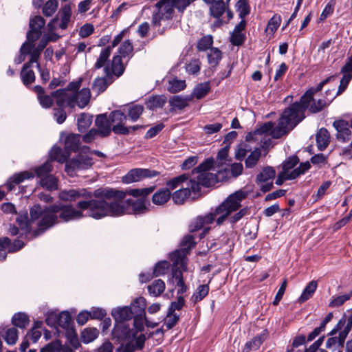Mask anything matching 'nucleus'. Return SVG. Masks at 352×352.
<instances>
[{
  "instance_id": "1",
  "label": "nucleus",
  "mask_w": 352,
  "mask_h": 352,
  "mask_svg": "<svg viewBox=\"0 0 352 352\" xmlns=\"http://www.w3.org/2000/svg\"><path fill=\"white\" fill-rule=\"evenodd\" d=\"M82 214L72 204H54L42 207L40 204L33 205L30 208V217L26 210L17 213L16 226L10 223L8 234L11 236L19 234L28 240L43 234L47 230L60 222H68L81 219Z\"/></svg>"
},
{
  "instance_id": "2",
  "label": "nucleus",
  "mask_w": 352,
  "mask_h": 352,
  "mask_svg": "<svg viewBox=\"0 0 352 352\" xmlns=\"http://www.w3.org/2000/svg\"><path fill=\"white\" fill-rule=\"evenodd\" d=\"M146 202L145 197L121 201H107L100 199L91 201V215L95 219H100L107 216L119 217L126 213L142 214L147 210Z\"/></svg>"
},
{
  "instance_id": "3",
  "label": "nucleus",
  "mask_w": 352,
  "mask_h": 352,
  "mask_svg": "<svg viewBox=\"0 0 352 352\" xmlns=\"http://www.w3.org/2000/svg\"><path fill=\"white\" fill-rule=\"evenodd\" d=\"M297 104H292L286 108L278 120L276 126H272L270 132L271 136L274 139L280 138L297 126L305 118V114L301 113L296 107Z\"/></svg>"
},
{
  "instance_id": "4",
  "label": "nucleus",
  "mask_w": 352,
  "mask_h": 352,
  "mask_svg": "<svg viewBox=\"0 0 352 352\" xmlns=\"http://www.w3.org/2000/svg\"><path fill=\"white\" fill-rule=\"evenodd\" d=\"M95 192L96 190L94 192H91L85 188L63 190L59 192L58 197L60 200L70 202L75 201L79 198L85 199V200L79 201L76 204V208L78 209V211H80L82 214H83L82 211L87 210V215L92 217L91 215V208L92 206L91 201L92 202L100 199L96 197ZM76 210H77V209Z\"/></svg>"
},
{
  "instance_id": "5",
  "label": "nucleus",
  "mask_w": 352,
  "mask_h": 352,
  "mask_svg": "<svg viewBox=\"0 0 352 352\" xmlns=\"http://www.w3.org/2000/svg\"><path fill=\"white\" fill-rule=\"evenodd\" d=\"M155 189V186L144 188L142 189L133 188L126 189V190H120L115 188L105 187L99 188L96 190L95 195L96 197L103 200L111 201H124L126 195H131L133 197H145L151 193Z\"/></svg>"
},
{
  "instance_id": "6",
  "label": "nucleus",
  "mask_w": 352,
  "mask_h": 352,
  "mask_svg": "<svg viewBox=\"0 0 352 352\" xmlns=\"http://www.w3.org/2000/svg\"><path fill=\"white\" fill-rule=\"evenodd\" d=\"M249 195L248 191L241 189L230 194L224 201L214 209L217 215L227 211L229 213L236 211L241 206V201L244 200Z\"/></svg>"
},
{
  "instance_id": "7",
  "label": "nucleus",
  "mask_w": 352,
  "mask_h": 352,
  "mask_svg": "<svg viewBox=\"0 0 352 352\" xmlns=\"http://www.w3.org/2000/svg\"><path fill=\"white\" fill-rule=\"evenodd\" d=\"M156 10L152 16V23L154 26H160L162 20H170L175 12V6L173 0H160L155 4Z\"/></svg>"
},
{
  "instance_id": "8",
  "label": "nucleus",
  "mask_w": 352,
  "mask_h": 352,
  "mask_svg": "<svg viewBox=\"0 0 352 352\" xmlns=\"http://www.w3.org/2000/svg\"><path fill=\"white\" fill-rule=\"evenodd\" d=\"M338 77L337 74L332 75L331 76L327 77L322 81H321L316 87L309 88L301 97L299 102H295L293 104H297L296 107L301 112V113L305 114V111L309 106V103L314 100V95L320 91L323 87L327 83L336 80Z\"/></svg>"
},
{
  "instance_id": "9",
  "label": "nucleus",
  "mask_w": 352,
  "mask_h": 352,
  "mask_svg": "<svg viewBox=\"0 0 352 352\" xmlns=\"http://www.w3.org/2000/svg\"><path fill=\"white\" fill-rule=\"evenodd\" d=\"M108 117L112 126V131L116 135H129L130 128L125 126L127 116L120 110L111 111Z\"/></svg>"
},
{
  "instance_id": "10",
  "label": "nucleus",
  "mask_w": 352,
  "mask_h": 352,
  "mask_svg": "<svg viewBox=\"0 0 352 352\" xmlns=\"http://www.w3.org/2000/svg\"><path fill=\"white\" fill-rule=\"evenodd\" d=\"M133 306L135 309L133 316V326L137 331H144V319L145 320V309L146 307V299L144 297H138L133 301Z\"/></svg>"
},
{
  "instance_id": "11",
  "label": "nucleus",
  "mask_w": 352,
  "mask_h": 352,
  "mask_svg": "<svg viewBox=\"0 0 352 352\" xmlns=\"http://www.w3.org/2000/svg\"><path fill=\"white\" fill-rule=\"evenodd\" d=\"M158 175L159 173L154 170L147 168H133L129 170L127 174L122 177V182L124 184H130L140 182L145 178L154 177Z\"/></svg>"
},
{
  "instance_id": "12",
  "label": "nucleus",
  "mask_w": 352,
  "mask_h": 352,
  "mask_svg": "<svg viewBox=\"0 0 352 352\" xmlns=\"http://www.w3.org/2000/svg\"><path fill=\"white\" fill-rule=\"evenodd\" d=\"M94 164L93 159L87 155L79 154L76 158L66 163L65 170L72 173L75 170H87Z\"/></svg>"
},
{
  "instance_id": "13",
  "label": "nucleus",
  "mask_w": 352,
  "mask_h": 352,
  "mask_svg": "<svg viewBox=\"0 0 352 352\" xmlns=\"http://www.w3.org/2000/svg\"><path fill=\"white\" fill-rule=\"evenodd\" d=\"M45 25V21L41 16H35L30 19V30L26 37L29 40L37 41L42 34V30Z\"/></svg>"
},
{
  "instance_id": "14",
  "label": "nucleus",
  "mask_w": 352,
  "mask_h": 352,
  "mask_svg": "<svg viewBox=\"0 0 352 352\" xmlns=\"http://www.w3.org/2000/svg\"><path fill=\"white\" fill-rule=\"evenodd\" d=\"M107 113L99 114L95 120V126L100 138H104L110 135L112 126Z\"/></svg>"
},
{
  "instance_id": "15",
  "label": "nucleus",
  "mask_w": 352,
  "mask_h": 352,
  "mask_svg": "<svg viewBox=\"0 0 352 352\" xmlns=\"http://www.w3.org/2000/svg\"><path fill=\"white\" fill-rule=\"evenodd\" d=\"M135 314V309L133 302L130 306H125L113 309L111 315L116 322H124L133 318Z\"/></svg>"
},
{
  "instance_id": "16",
  "label": "nucleus",
  "mask_w": 352,
  "mask_h": 352,
  "mask_svg": "<svg viewBox=\"0 0 352 352\" xmlns=\"http://www.w3.org/2000/svg\"><path fill=\"white\" fill-rule=\"evenodd\" d=\"M333 126L337 131L336 138L339 141L347 142L351 140V131L348 122L344 120H336L333 122Z\"/></svg>"
},
{
  "instance_id": "17",
  "label": "nucleus",
  "mask_w": 352,
  "mask_h": 352,
  "mask_svg": "<svg viewBox=\"0 0 352 352\" xmlns=\"http://www.w3.org/2000/svg\"><path fill=\"white\" fill-rule=\"evenodd\" d=\"M104 71L105 76L98 77L96 78L93 82L92 89L94 91H96L98 94L104 92L114 80L112 75L109 74V67L106 66L104 68Z\"/></svg>"
},
{
  "instance_id": "18",
  "label": "nucleus",
  "mask_w": 352,
  "mask_h": 352,
  "mask_svg": "<svg viewBox=\"0 0 352 352\" xmlns=\"http://www.w3.org/2000/svg\"><path fill=\"white\" fill-rule=\"evenodd\" d=\"M188 254L186 248L177 250L173 252L170 256L173 262V267H180L183 271L187 270V263L186 255Z\"/></svg>"
},
{
  "instance_id": "19",
  "label": "nucleus",
  "mask_w": 352,
  "mask_h": 352,
  "mask_svg": "<svg viewBox=\"0 0 352 352\" xmlns=\"http://www.w3.org/2000/svg\"><path fill=\"white\" fill-rule=\"evenodd\" d=\"M217 214L214 210L213 212H210L205 216H198L195 221L190 225L189 231L190 232H196L200 229H201L205 224L212 223Z\"/></svg>"
},
{
  "instance_id": "20",
  "label": "nucleus",
  "mask_w": 352,
  "mask_h": 352,
  "mask_svg": "<svg viewBox=\"0 0 352 352\" xmlns=\"http://www.w3.org/2000/svg\"><path fill=\"white\" fill-rule=\"evenodd\" d=\"M131 336V331L129 327L123 322H115L113 329L112 330V336L118 341H123Z\"/></svg>"
},
{
  "instance_id": "21",
  "label": "nucleus",
  "mask_w": 352,
  "mask_h": 352,
  "mask_svg": "<svg viewBox=\"0 0 352 352\" xmlns=\"http://www.w3.org/2000/svg\"><path fill=\"white\" fill-rule=\"evenodd\" d=\"M80 135L78 134L68 135L64 142V149L70 155L72 152H77L81 144Z\"/></svg>"
},
{
  "instance_id": "22",
  "label": "nucleus",
  "mask_w": 352,
  "mask_h": 352,
  "mask_svg": "<svg viewBox=\"0 0 352 352\" xmlns=\"http://www.w3.org/2000/svg\"><path fill=\"white\" fill-rule=\"evenodd\" d=\"M34 173L30 171H23L13 175L7 183V188L9 191L14 188L15 185L19 184L25 179H33Z\"/></svg>"
},
{
  "instance_id": "23",
  "label": "nucleus",
  "mask_w": 352,
  "mask_h": 352,
  "mask_svg": "<svg viewBox=\"0 0 352 352\" xmlns=\"http://www.w3.org/2000/svg\"><path fill=\"white\" fill-rule=\"evenodd\" d=\"M336 96H331V97H326L323 99H318L316 101L314 99L309 103L307 108L311 113H316L320 112L324 107L328 106L334 99Z\"/></svg>"
},
{
  "instance_id": "24",
  "label": "nucleus",
  "mask_w": 352,
  "mask_h": 352,
  "mask_svg": "<svg viewBox=\"0 0 352 352\" xmlns=\"http://www.w3.org/2000/svg\"><path fill=\"white\" fill-rule=\"evenodd\" d=\"M192 100V96L188 95L186 96H173L169 98V104L173 109H177L179 110L184 109L188 106L190 101Z\"/></svg>"
},
{
  "instance_id": "25",
  "label": "nucleus",
  "mask_w": 352,
  "mask_h": 352,
  "mask_svg": "<svg viewBox=\"0 0 352 352\" xmlns=\"http://www.w3.org/2000/svg\"><path fill=\"white\" fill-rule=\"evenodd\" d=\"M171 197L170 189L165 188H160L155 192L152 196V202L155 205L162 206L168 202Z\"/></svg>"
},
{
  "instance_id": "26",
  "label": "nucleus",
  "mask_w": 352,
  "mask_h": 352,
  "mask_svg": "<svg viewBox=\"0 0 352 352\" xmlns=\"http://www.w3.org/2000/svg\"><path fill=\"white\" fill-rule=\"evenodd\" d=\"M166 97L164 95H156L148 97L146 101V108L150 110L162 108L166 102Z\"/></svg>"
},
{
  "instance_id": "27",
  "label": "nucleus",
  "mask_w": 352,
  "mask_h": 352,
  "mask_svg": "<svg viewBox=\"0 0 352 352\" xmlns=\"http://www.w3.org/2000/svg\"><path fill=\"white\" fill-rule=\"evenodd\" d=\"M111 68L109 67V74L112 75L113 77V76L119 77L124 73V66L122 63V58L120 56H114L111 60Z\"/></svg>"
},
{
  "instance_id": "28",
  "label": "nucleus",
  "mask_w": 352,
  "mask_h": 352,
  "mask_svg": "<svg viewBox=\"0 0 352 352\" xmlns=\"http://www.w3.org/2000/svg\"><path fill=\"white\" fill-rule=\"evenodd\" d=\"M329 131L325 128H321L316 134V143L318 150L325 149L330 142Z\"/></svg>"
},
{
  "instance_id": "29",
  "label": "nucleus",
  "mask_w": 352,
  "mask_h": 352,
  "mask_svg": "<svg viewBox=\"0 0 352 352\" xmlns=\"http://www.w3.org/2000/svg\"><path fill=\"white\" fill-rule=\"evenodd\" d=\"M208 5H210V14L215 19L220 18L226 10V3L223 0H215Z\"/></svg>"
},
{
  "instance_id": "30",
  "label": "nucleus",
  "mask_w": 352,
  "mask_h": 352,
  "mask_svg": "<svg viewBox=\"0 0 352 352\" xmlns=\"http://www.w3.org/2000/svg\"><path fill=\"white\" fill-rule=\"evenodd\" d=\"M50 161H56L59 163H64L67 162L69 158V154L65 151H63L62 148L57 146H54L50 150Z\"/></svg>"
},
{
  "instance_id": "31",
  "label": "nucleus",
  "mask_w": 352,
  "mask_h": 352,
  "mask_svg": "<svg viewBox=\"0 0 352 352\" xmlns=\"http://www.w3.org/2000/svg\"><path fill=\"white\" fill-rule=\"evenodd\" d=\"M58 15L60 16L61 19L60 23L59 24L60 28L65 30L68 26V23L72 16V8L70 3L65 4L59 10Z\"/></svg>"
},
{
  "instance_id": "32",
  "label": "nucleus",
  "mask_w": 352,
  "mask_h": 352,
  "mask_svg": "<svg viewBox=\"0 0 352 352\" xmlns=\"http://www.w3.org/2000/svg\"><path fill=\"white\" fill-rule=\"evenodd\" d=\"M344 341L341 338L336 336H329L326 342V348L332 352L342 351Z\"/></svg>"
},
{
  "instance_id": "33",
  "label": "nucleus",
  "mask_w": 352,
  "mask_h": 352,
  "mask_svg": "<svg viewBox=\"0 0 352 352\" xmlns=\"http://www.w3.org/2000/svg\"><path fill=\"white\" fill-rule=\"evenodd\" d=\"M57 324L67 331L74 329L72 324V316L69 311H62L56 318Z\"/></svg>"
},
{
  "instance_id": "34",
  "label": "nucleus",
  "mask_w": 352,
  "mask_h": 352,
  "mask_svg": "<svg viewBox=\"0 0 352 352\" xmlns=\"http://www.w3.org/2000/svg\"><path fill=\"white\" fill-rule=\"evenodd\" d=\"M30 322L29 316L23 312L16 313L12 318V324L20 329L26 328L29 325Z\"/></svg>"
},
{
  "instance_id": "35",
  "label": "nucleus",
  "mask_w": 352,
  "mask_h": 352,
  "mask_svg": "<svg viewBox=\"0 0 352 352\" xmlns=\"http://www.w3.org/2000/svg\"><path fill=\"white\" fill-rule=\"evenodd\" d=\"M317 286L318 284L316 280H311L309 282L302 291L300 296L298 298V302L302 303L309 300L316 292Z\"/></svg>"
},
{
  "instance_id": "36",
  "label": "nucleus",
  "mask_w": 352,
  "mask_h": 352,
  "mask_svg": "<svg viewBox=\"0 0 352 352\" xmlns=\"http://www.w3.org/2000/svg\"><path fill=\"white\" fill-rule=\"evenodd\" d=\"M93 116L87 113H82L79 115L77 120L78 129L83 133L91 126Z\"/></svg>"
},
{
  "instance_id": "37",
  "label": "nucleus",
  "mask_w": 352,
  "mask_h": 352,
  "mask_svg": "<svg viewBox=\"0 0 352 352\" xmlns=\"http://www.w3.org/2000/svg\"><path fill=\"white\" fill-rule=\"evenodd\" d=\"M53 170V166L52 164V162L50 160H47L45 163H43L41 166H38L34 168V175L38 178L42 179L46 176L51 175V173Z\"/></svg>"
},
{
  "instance_id": "38",
  "label": "nucleus",
  "mask_w": 352,
  "mask_h": 352,
  "mask_svg": "<svg viewBox=\"0 0 352 352\" xmlns=\"http://www.w3.org/2000/svg\"><path fill=\"white\" fill-rule=\"evenodd\" d=\"M111 46H107L105 48H104L101 51L100 56L94 65V68L96 69H98L102 68V67H104L106 66L109 67V64H106V63L109 60V58L111 55Z\"/></svg>"
},
{
  "instance_id": "39",
  "label": "nucleus",
  "mask_w": 352,
  "mask_h": 352,
  "mask_svg": "<svg viewBox=\"0 0 352 352\" xmlns=\"http://www.w3.org/2000/svg\"><path fill=\"white\" fill-rule=\"evenodd\" d=\"M276 171L272 166H265L256 176V182H267L275 177Z\"/></svg>"
},
{
  "instance_id": "40",
  "label": "nucleus",
  "mask_w": 352,
  "mask_h": 352,
  "mask_svg": "<svg viewBox=\"0 0 352 352\" xmlns=\"http://www.w3.org/2000/svg\"><path fill=\"white\" fill-rule=\"evenodd\" d=\"M210 90V85L209 82H204L198 84L194 88L192 94H191L193 97H195L197 100H200L205 97Z\"/></svg>"
},
{
  "instance_id": "41",
  "label": "nucleus",
  "mask_w": 352,
  "mask_h": 352,
  "mask_svg": "<svg viewBox=\"0 0 352 352\" xmlns=\"http://www.w3.org/2000/svg\"><path fill=\"white\" fill-rule=\"evenodd\" d=\"M165 283L161 279L155 280L148 286V293L153 296H159L165 289Z\"/></svg>"
},
{
  "instance_id": "42",
  "label": "nucleus",
  "mask_w": 352,
  "mask_h": 352,
  "mask_svg": "<svg viewBox=\"0 0 352 352\" xmlns=\"http://www.w3.org/2000/svg\"><path fill=\"white\" fill-rule=\"evenodd\" d=\"M190 195V190L189 188H185L176 190L171 195V197L175 204H183Z\"/></svg>"
},
{
  "instance_id": "43",
  "label": "nucleus",
  "mask_w": 352,
  "mask_h": 352,
  "mask_svg": "<svg viewBox=\"0 0 352 352\" xmlns=\"http://www.w3.org/2000/svg\"><path fill=\"white\" fill-rule=\"evenodd\" d=\"M209 289L208 284L199 285L191 297L192 301L195 304L202 300L208 294Z\"/></svg>"
},
{
  "instance_id": "44",
  "label": "nucleus",
  "mask_w": 352,
  "mask_h": 352,
  "mask_svg": "<svg viewBox=\"0 0 352 352\" xmlns=\"http://www.w3.org/2000/svg\"><path fill=\"white\" fill-rule=\"evenodd\" d=\"M99 334V331L96 328H86L80 335L82 342L87 344L94 341Z\"/></svg>"
},
{
  "instance_id": "45",
  "label": "nucleus",
  "mask_w": 352,
  "mask_h": 352,
  "mask_svg": "<svg viewBox=\"0 0 352 352\" xmlns=\"http://www.w3.org/2000/svg\"><path fill=\"white\" fill-rule=\"evenodd\" d=\"M40 184L50 191L56 190L58 188L57 179L52 174L41 179Z\"/></svg>"
},
{
  "instance_id": "46",
  "label": "nucleus",
  "mask_w": 352,
  "mask_h": 352,
  "mask_svg": "<svg viewBox=\"0 0 352 352\" xmlns=\"http://www.w3.org/2000/svg\"><path fill=\"white\" fill-rule=\"evenodd\" d=\"M77 95V100H78V106L82 109L89 102L90 100V90L88 88H82L79 92L76 93Z\"/></svg>"
},
{
  "instance_id": "47",
  "label": "nucleus",
  "mask_w": 352,
  "mask_h": 352,
  "mask_svg": "<svg viewBox=\"0 0 352 352\" xmlns=\"http://www.w3.org/2000/svg\"><path fill=\"white\" fill-rule=\"evenodd\" d=\"M197 179L201 186L209 187L214 184L217 180V176L211 173H202L198 175Z\"/></svg>"
},
{
  "instance_id": "48",
  "label": "nucleus",
  "mask_w": 352,
  "mask_h": 352,
  "mask_svg": "<svg viewBox=\"0 0 352 352\" xmlns=\"http://www.w3.org/2000/svg\"><path fill=\"white\" fill-rule=\"evenodd\" d=\"M20 77L23 84L29 87L30 85L34 82L36 80L35 74L32 69H21Z\"/></svg>"
},
{
  "instance_id": "49",
  "label": "nucleus",
  "mask_w": 352,
  "mask_h": 352,
  "mask_svg": "<svg viewBox=\"0 0 352 352\" xmlns=\"http://www.w3.org/2000/svg\"><path fill=\"white\" fill-rule=\"evenodd\" d=\"M264 340L262 335H258L252 338L250 341L246 342L243 349V352H250L252 350H257Z\"/></svg>"
},
{
  "instance_id": "50",
  "label": "nucleus",
  "mask_w": 352,
  "mask_h": 352,
  "mask_svg": "<svg viewBox=\"0 0 352 352\" xmlns=\"http://www.w3.org/2000/svg\"><path fill=\"white\" fill-rule=\"evenodd\" d=\"M207 56L209 64L215 67L222 58V52L218 48L212 47L210 52L208 54Z\"/></svg>"
},
{
  "instance_id": "51",
  "label": "nucleus",
  "mask_w": 352,
  "mask_h": 352,
  "mask_svg": "<svg viewBox=\"0 0 352 352\" xmlns=\"http://www.w3.org/2000/svg\"><path fill=\"white\" fill-rule=\"evenodd\" d=\"M214 164V160L212 157L208 158L202 163H201L198 166L192 170V173L199 174L202 173H208V171L213 167Z\"/></svg>"
},
{
  "instance_id": "52",
  "label": "nucleus",
  "mask_w": 352,
  "mask_h": 352,
  "mask_svg": "<svg viewBox=\"0 0 352 352\" xmlns=\"http://www.w3.org/2000/svg\"><path fill=\"white\" fill-rule=\"evenodd\" d=\"M239 18L243 19L250 14V8L247 0H239L236 3Z\"/></svg>"
},
{
  "instance_id": "53",
  "label": "nucleus",
  "mask_w": 352,
  "mask_h": 352,
  "mask_svg": "<svg viewBox=\"0 0 352 352\" xmlns=\"http://www.w3.org/2000/svg\"><path fill=\"white\" fill-rule=\"evenodd\" d=\"M18 336V330L15 327H11L7 329L3 338L8 344L13 345L16 342Z\"/></svg>"
},
{
  "instance_id": "54",
  "label": "nucleus",
  "mask_w": 352,
  "mask_h": 352,
  "mask_svg": "<svg viewBox=\"0 0 352 352\" xmlns=\"http://www.w3.org/2000/svg\"><path fill=\"white\" fill-rule=\"evenodd\" d=\"M144 111V107L140 104H134L131 106L128 111V116L133 122L139 119Z\"/></svg>"
},
{
  "instance_id": "55",
  "label": "nucleus",
  "mask_w": 352,
  "mask_h": 352,
  "mask_svg": "<svg viewBox=\"0 0 352 352\" xmlns=\"http://www.w3.org/2000/svg\"><path fill=\"white\" fill-rule=\"evenodd\" d=\"M188 179V177L186 174H182L177 177H173V179L168 180L166 183V189H170V191L177 188L182 183L186 181Z\"/></svg>"
},
{
  "instance_id": "56",
  "label": "nucleus",
  "mask_w": 352,
  "mask_h": 352,
  "mask_svg": "<svg viewBox=\"0 0 352 352\" xmlns=\"http://www.w3.org/2000/svg\"><path fill=\"white\" fill-rule=\"evenodd\" d=\"M261 157V151L259 148H256L252 151L245 161V165L247 168H253L259 160Z\"/></svg>"
},
{
  "instance_id": "57",
  "label": "nucleus",
  "mask_w": 352,
  "mask_h": 352,
  "mask_svg": "<svg viewBox=\"0 0 352 352\" xmlns=\"http://www.w3.org/2000/svg\"><path fill=\"white\" fill-rule=\"evenodd\" d=\"M201 69V62L198 58L191 59L186 65V70L189 74L197 75Z\"/></svg>"
},
{
  "instance_id": "58",
  "label": "nucleus",
  "mask_w": 352,
  "mask_h": 352,
  "mask_svg": "<svg viewBox=\"0 0 352 352\" xmlns=\"http://www.w3.org/2000/svg\"><path fill=\"white\" fill-rule=\"evenodd\" d=\"M213 43V37L211 35H206L201 38L198 43L197 47L199 51H206L211 47Z\"/></svg>"
},
{
  "instance_id": "59",
  "label": "nucleus",
  "mask_w": 352,
  "mask_h": 352,
  "mask_svg": "<svg viewBox=\"0 0 352 352\" xmlns=\"http://www.w3.org/2000/svg\"><path fill=\"white\" fill-rule=\"evenodd\" d=\"M170 267V263L166 261L158 262L153 268L154 276L164 275L167 273Z\"/></svg>"
},
{
  "instance_id": "60",
  "label": "nucleus",
  "mask_w": 352,
  "mask_h": 352,
  "mask_svg": "<svg viewBox=\"0 0 352 352\" xmlns=\"http://www.w3.org/2000/svg\"><path fill=\"white\" fill-rule=\"evenodd\" d=\"M57 0H48L43 6V13L45 16H51L57 10Z\"/></svg>"
},
{
  "instance_id": "61",
  "label": "nucleus",
  "mask_w": 352,
  "mask_h": 352,
  "mask_svg": "<svg viewBox=\"0 0 352 352\" xmlns=\"http://www.w3.org/2000/svg\"><path fill=\"white\" fill-rule=\"evenodd\" d=\"M66 89H58L52 92V96L56 99V104L58 108H63L66 102Z\"/></svg>"
},
{
  "instance_id": "62",
  "label": "nucleus",
  "mask_w": 352,
  "mask_h": 352,
  "mask_svg": "<svg viewBox=\"0 0 352 352\" xmlns=\"http://www.w3.org/2000/svg\"><path fill=\"white\" fill-rule=\"evenodd\" d=\"M186 87L185 80L174 79L169 81V87L168 90L173 94L179 92L185 89Z\"/></svg>"
},
{
  "instance_id": "63",
  "label": "nucleus",
  "mask_w": 352,
  "mask_h": 352,
  "mask_svg": "<svg viewBox=\"0 0 352 352\" xmlns=\"http://www.w3.org/2000/svg\"><path fill=\"white\" fill-rule=\"evenodd\" d=\"M185 304V300L182 296L177 297V301L171 302L167 312V316H170L175 314L176 310H181Z\"/></svg>"
},
{
  "instance_id": "64",
  "label": "nucleus",
  "mask_w": 352,
  "mask_h": 352,
  "mask_svg": "<svg viewBox=\"0 0 352 352\" xmlns=\"http://www.w3.org/2000/svg\"><path fill=\"white\" fill-rule=\"evenodd\" d=\"M61 346V342L59 340H56L41 348L40 352H60Z\"/></svg>"
}]
</instances>
